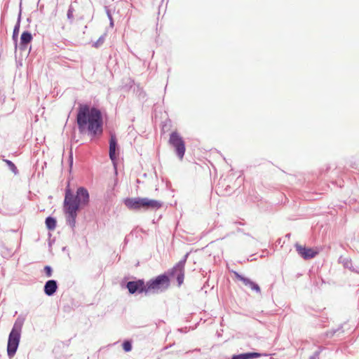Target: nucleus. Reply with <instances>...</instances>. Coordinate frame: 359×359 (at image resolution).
<instances>
[{"label":"nucleus","mask_w":359,"mask_h":359,"mask_svg":"<svg viewBox=\"0 0 359 359\" xmlns=\"http://www.w3.org/2000/svg\"><path fill=\"white\" fill-rule=\"evenodd\" d=\"M339 331H341V332H343V330H342V327H339L337 329H333V330H331L327 332H325V336L326 337H328V338H331L337 332H339Z\"/></svg>","instance_id":"6ab92c4d"},{"label":"nucleus","mask_w":359,"mask_h":359,"mask_svg":"<svg viewBox=\"0 0 359 359\" xmlns=\"http://www.w3.org/2000/svg\"><path fill=\"white\" fill-rule=\"evenodd\" d=\"M76 123L81 134H87L91 140L103 133V118L101 111L87 104H80L76 114Z\"/></svg>","instance_id":"f257e3e1"},{"label":"nucleus","mask_w":359,"mask_h":359,"mask_svg":"<svg viewBox=\"0 0 359 359\" xmlns=\"http://www.w3.org/2000/svg\"><path fill=\"white\" fill-rule=\"evenodd\" d=\"M295 248L298 254L304 259H310L315 257L318 252L312 248H307L298 243L295 244Z\"/></svg>","instance_id":"1a4fd4ad"},{"label":"nucleus","mask_w":359,"mask_h":359,"mask_svg":"<svg viewBox=\"0 0 359 359\" xmlns=\"http://www.w3.org/2000/svg\"><path fill=\"white\" fill-rule=\"evenodd\" d=\"M74 200L81 207L87 205L89 203L88 191L85 187H79L76 190V194L74 196Z\"/></svg>","instance_id":"6e6552de"},{"label":"nucleus","mask_w":359,"mask_h":359,"mask_svg":"<svg viewBox=\"0 0 359 359\" xmlns=\"http://www.w3.org/2000/svg\"><path fill=\"white\" fill-rule=\"evenodd\" d=\"M33 39L31 32L29 31H25L22 33L20 36V41L18 47L21 51H25L28 49L29 44Z\"/></svg>","instance_id":"9d476101"},{"label":"nucleus","mask_w":359,"mask_h":359,"mask_svg":"<svg viewBox=\"0 0 359 359\" xmlns=\"http://www.w3.org/2000/svg\"><path fill=\"white\" fill-rule=\"evenodd\" d=\"M44 271L47 277H51L53 274V269L50 266H46L44 267Z\"/></svg>","instance_id":"b1692460"},{"label":"nucleus","mask_w":359,"mask_h":359,"mask_svg":"<svg viewBox=\"0 0 359 359\" xmlns=\"http://www.w3.org/2000/svg\"><path fill=\"white\" fill-rule=\"evenodd\" d=\"M170 144L175 148L177 156L182 159L185 153V143L182 137L177 133L172 132L170 135Z\"/></svg>","instance_id":"423d86ee"},{"label":"nucleus","mask_w":359,"mask_h":359,"mask_svg":"<svg viewBox=\"0 0 359 359\" xmlns=\"http://www.w3.org/2000/svg\"><path fill=\"white\" fill-rule=\"evenodd\" d=\"M189 254L178 262L172 269L166 273L161 274L146 283L147 293H159L166 290L170 286V277H176L177 284L180 286L184 278V266Z\"/></svg>","instance_id":"f03ea898"},{"label":"nucleus","mask_w":359,"mask_h":359,"mask_svg":"<svg viewBox=\"0 0 359 359\" xmlns=\"http://www.w3.org/2000/svg\"><path fill=\"white\" fill-rule=\"evenodd\" d=\"M125 205L130 210H157L160 208L162 203L154 199L148 198H127L124 201Z\"/></svg>","instance_id":"39448f33"},{"label":"nucleus","mask_w":359,"mask_h":359,"mask_svg":"<svg viewBox=\"0 0 359 359\" xmlns=\"http://www.w3.org/2000/svg\"><path fill=\"white\" fill-rule=\"evenodd\" d=\"M45 223H46V228L48 230L52 231L55 229L57 222L54 217L49 216L46 218Z\"/></svg>","instance_id":"dca6fc26"},{"label":"nucleus","mask_w":359,"mask_h":359,"mask_svg":"<svg viewBox=\"0 0 359 359\" xmlns=\"http://www.w3.org/2000/svg\"><path fill=\"white\" fill-rule=\"evenodd\" d=\"M320 351H316L310 358L309 359H319L320 355Z\"/></svg>","instance_id":"393cba45"},{"label":"nucleus","mask_w":359,"mask_h":359,"mask_svg":"<svg viewBox=\"0 0 359 359\" xmlns=\"http://www.w3.org/2000/svg\"><path fill=\"white\" fill-rule=\"evenodd\" d=\"M123 348L126 352H129L132 350V344L130 341H125L123 343Z\"/></svg>","instance_id":"412c9836"},{"label":"nucleus","mask_w":359,"mask_h":359,"mask_svg":"<svg viewBox=\"0 0 359 359\" xmlns=\"http://www.w3.org/2000/svg\"><path fill=\"white\" fill-rule=\"evenodd\" d=\"M105 40V34L102 35L100 38L93 43V47L99 48L101 46Z\"/></svg>","instance_id":"aec40b11"},{"label":"nucleus","mask_w":359,"mask_h":359,"mask_svg":"<svg viewBox=\"0 0 359 359\" xmlns=\"http://www.w3.org/2000/svg\"><path fill=\"white\" fill-rule=\"evenodd\" d=\"M262 356L259 353H244L238 355H233L231 359H254Z\"/></svg>","instance_id":"4468645a"},{"label":"nucleus","mask_w":359,"mask_h":359,"mask_svg":"<svg viewBox=\"0 0 359 359\" xmlns=\"http://www.w3.org/2000/svg\"><path fill=\"white\" fill-rule=\"evenodd\" d=\"M74 9L73 6L72 5H70L69 6L67 13V19L69 20L70 23H72L74 21Z\"/></svg>","instance_id":"a211bd4d"},{"label":"nucleus","mask_w":359,"mask_h":359,"mask_svg":"<svg viewBox=\"0 0 359 359\" xmlns=\"http://www.w3.org/2000/svg\"><path fill=\"white\" fill-rule=\"evenodd\" d=\"M57 290V283L55 280H48L44 285V292L48 296L53 295Z\"/></svg>","instance_id":"ddd939ff"},{"label":"nucleus","mask_w":359,"mask_h":359,"mask_svg":"<svg viewBox=\"0 0 359 359\" xmlns=\"http://www.w3.org/2000/svg\"><path fill=\"white\" fill-rule=\"evenodd\" d=\"M126 288L131 294L135 293L141 294L143 292L147 294L146 283L143 279L128 281L126 283Z\"/></svg>","instance_id":"0eeeda50"},{"label":"nucleus","mask_w":359,"mask_h":359,"mask_svg":"<svg viewBox=\"0 0 359 359\" xmlns=\"http://www.w3.org/2000/svg\"><path fill=\"white\" fill-rule=\"evenodd\" d=\"M80 205L74 200V195L69 189H67L64 200V211L66 214V222L72 229L76 226L77 212Z\"/></svg>","instance_id":"7ed1b4c3"},{"label":"nucleus","mask_w":359,"mask_h":359,"mask_svg":"<svg viewBox=\"0 0 359 359\" xmlns=\"http://www.w3.org/2000/svg\"><path fill=\"white\" fill-rule=\"evenodd\" d=\"M344 265L345 267L350 269L351 271H355V269L352 268V262L351 259H345Z\"/></svg>","instance_id":"5701e85b"},{"label":"nucleus","mask_w":359,"mask_h":359,"mask_svg":"<svg viewBox=\"0 0 359 359\" xmlns=\"http://www.w3.org/2000/svg\"><path fill=\"white\" fill-rule=\"evenodd\" d=\"M118 149V143L117 140L115 135H111L109 140V158L114 162L117 158V155L116 153V149Z\"/></svg>","instance_id":"f8f14e48"},{"label":"nucleus","mask_w":359,"mask_h":359,"mask_svg":"<svg viewBox=\"0 0 359 359\" xmlns=\"http://www.w3.org/2000/svg\"><path fill=\"white\" fill-rule=\"evenodd\" d=\"M234 275L235 277L238 280L242 281L245 286L249 287L252 290L255 291L257 293H261V289L256 283L253 282L248 278L244 277L238 272L235 271Z\"/></svg>","instance_id":"9b49d317"},{"label":"nucleus","mask_w":359,"mask_h":359,"mask_svg":"<svg viewBox=\"0 0 359 359\" xmlns=\"http://www.w3.org/2000/svg\"><path fill=\"white\" fill-rule=\"evenodd\" d=\"M20 14L19 15L18 21L14 27L13 32V36L12 39L15 43V48L17 49L18 48V34L20 31Z\"/></svg>","instance_id":"2eb2a0df"},{"label":"nucleus","mask_w":359,"mask_h":359,"mask_svg":"<svg viewBox=\"0 0 359 359\" xmlns=\"http://www.w3.org/2000/svg\"><path fill=\"white\" fill-rule=\"evenodd\" d=\"M105 11H106V14L109 20L110 26L111 27H114V20H113V18H112V15L111 13V11L109 10V8L107 6H105Z\"/></svg>","instance_id":"4be33fe9"},{"label":"nucleus","mask_w":359,"mask_h":359,"mask_svg":"<svg viewBox=\"0 0 359 359\" xmlns=\"http://www.w3.org/2000/svg\"><path fill=\"white\" fill-rule=\"evenodd\" d=\"M24 322L25 318L20 316H18L15 320L13 328L8 335L7 354L10 358L14 356L18 350Z\"/></svg>","instance_id":"20e7f679"},{"label":"nucleus","mask_w":359,"mask_h":359,"mask_svg":"<svg viewBox=\"0 0 359 359\" xmlns=\"http://www.w3.org/2000/svg\"><path fill=\"white\" fill-rule=\"evenodd\" d=\"M3 161L6 163L8 166L9 169L15 174L17 175L18 173V170L15 165L10 160L3 158Z\"/></svg>","instance_id":"f3484780"}]
</instances>
